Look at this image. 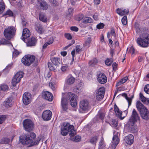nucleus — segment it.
<instances>
[{"instance_id": "obj_1", "label": "nucleus", "mask_w": 149, "mask_h": 149, "mask_svg": "<svg viewBox=\"0 0 149 149\" xmlns=\"http://www.w3.org/2000/svg\"><path fill=\"white\" fill-rule=\"evenodd\" d=\"M36 136L35 134L32 132L20 137V141L23 144L29 145V147L37 145L39 143L40 138H38L35 141L34 139Z\"/></svg>"}, {"instance_id": "obj_2", "label": "nucleus", "mask_w": 149, "mask_h": 149, "mask_svg": "<svg viewBox=\"0 0 149 149\" xmlns=\"http://www.w3.org/2000/svg\"><path fill=\"white\" fill-rule=\"evenodd\" d=\"M77 96L71 92L69 93L66 97H62L61 104L63 110L66 111L68 109V105L69 100L72 107H75L77 104Z\"/></svg>"}, {"instance_id": "obj_3", "label": "nucleus", "mask_w": 149, "mask_h": 149, "mask_svg": "<svg viewBox=\"0 0 149 149\" xmlns=\"http://www.w3.org/2000/svg\"><path fill=\"white\" fill-rule=\"evenodd\" d=\"M136 107L142 119L146 121L149 120V111L139 101L136 102Z\"/></svg>"}, {"instance_id": "obj_4", "label": "nucleus", "mask_w": 149, "mask_h": 149, "mask_svg": "<svg viewBox=\"0 0 149 149\" xmlns=\"http://www.w3.org/2000/svg\"><path fill=\"white\" fill-rule=\"evenodd\" d=\"M136 42L141 47H148L149 44V34L147 33H143L140 35L139 37L137 38Z\"/></svg>"}, {"instance_id": "obj_5", "label": "nucleus", "mask_w": 149, "mask_h": 149, "mask_svg": "<svg viewBox=\"0 0 149 149\" xmlns=\"http://www.w3.org/2000/svg\"><path fill=\"white\" fill-rule=\"evenodd\" d=\"M16 32V29L15 27L11 26L5 29L3 34L6 39L10 40L14 36Z\"/></svg>"}, {"instance_id": "obj_6", "label": "nucleus", "mask_w": 149, "mask_h": 149, "mask_svg": "<svg viewBox=\"0 0 149 149\" xmlns=\"http://www.w3.org/2000/svg\"><path fill=\"white\" fill-rule=\"evenodd\" d=\"M35 58L36 57L34 55H26L22 58V62L24 65L29 66L34 62Z\"/></svg>"}, {"instance_id": "obj_7", "label": "nucleus", "mask_w": 149, "mask_h": 149, "mask_svg": "<svg viewBox=\"0 0 149 149\" xmlns=\"http://www.w3.org/2000/svg\"><path fill=\"white\" fill-rule=\"evenodd\" d=\"M23 124L25 130L27 132L32 131L34 128V123L30 119H26L24 120Z\"/></svg>"}, {"instance_id": "obj_8", "label": "nucleus", "mask_w": 149, "mask_h": 149, "mask_svg": "<svg viewBox=\"0 0 149 149\" xmlns=\"http://www.w3.org/2000/svg\"><path fill=\"white\" fill-rule=\"evenodd\" d=\"M63 127L61 129V134L65 136L69 132L74 128V126L71 125L68 122H65L63 124Z\"/></svg>"}, {"instance_id": "obj_9", "label": "nucleus", "mask_w": 149, "mask_h": 149, "mask_svg": "<svg viewBox=\"0 0 149 149\" xmlns=\"http://www.w3.org/2000/svg\"><path fill=\"white\" fill-rule=\"evenodd\" d=\"M24 73L22 71L18 72L13 77L11 84L13 87L15 86L20 81L21 79L23 77Z\"/></svg>"}, {"instance_id": "obj_10", "label": "nucleus", "mask_w": 149, "mask_h": 149, "mask_svg": "<svg viewBox=\"0 0 149 149\" xmlns=\"http://www.w3.org/2000/svg\"><path fill=\"white\" fill-rule=\"evenodd\" d=\"M31 95L29 92H25L23 95L22 101L26 105H28L31 102Z\"/></svg>"}, {"instance_id": "obj_11", "label": "nucleus", "mask_w": 149, "mask_h": 149, "mask_svg": "<svg viewBox=\"0 0 149 149\" xmlns=\"http://www.w3.org/2000/svg\"><path fill=\"white\" fill-rule=\"evenodd\" d=\"M105 93V89L103 87H100L96 92V98L98 100H101L104 97Z\"/></svg>"}, {"instance_id": "obj_12", "label": "nucleus", "mask_w": 149, "mask_h": 149, "mask_svg": "<svg viewBox=\"0 0 149 149\" xmlns=\"http://www.w3.org/2000/svg\"><path fill=\"white\" fill-rule=\"evenodd\" d=\"M140 120V117L137 112L136 110L134 109H133L131 118L130 121L134 124L137 120Z\"/></svg>"}, {"instance_id": "obj_13", "label": "nucleus", "mask_w": 149, "mask_h": 149, "mask_svg": "<svg viewBox=\"0 0 149 149\" xmlns=\"http://www.w3.org/2000/svg\"><path fill=\"white\" fill-rule=\"evenodd\" d=\"M52 116V112L49 110L44 111L42 113V117L45 120H49L51 119Z\"/></svg>"}, {"instance_id": "obj_14", "label": "nucleus", "mask_w": 149, "mask_h": 149, "mask_svg": "<svg viewBox=\"0 0 149 149\" xmlns=\"http://www.w3.org/2000/svg\"><path fill=\"white\" fill-rule=\"evenodd\" d=\"M38 4L40 10H47L48 8L49 5L44 0H38Z\"/></svg>"}, {"instance_id": "obj_15", "label": "nucleus", "mask_w": 149, "mask_h": 149, "mask_svg": "<svg viewBox=\"0 0 149 149\" xmlns=\"http://www.w3.org/2000/svg\"><path fill=\"white\" fill-rule=\"evenodd\" d=\"M89 107V102L86 100H83L81 101L79 103L80 109L83 111H86L88 109Z\"/></svg>"}, {"instance_id": "obj_16", "label": "nucleus", "mask_w": 149, "mask_h": 149, "mask_svg": "<svg viewBox=\"0 0 149 149\" xmlns=\"http://www.w3.org/2000/svg\"><path fill=\"white\" fill-rule=\"evenodd\" d=\"M43 98L49 101H52L53 100V96L52 93L49 91L43 92L42 93Z\"/></svg>"}, {"instance_id": "obj_17", "label": "nucleus", "mask_w": 149, "mask_h": 149, "mask_svg": "<svg viewBox=\"0 0 149 149\" xmlns=\"http://www.w3.org/2000/svg\"><path fill=\"white\" fill-rule=\"evenodd\" d=\"M13 103V99L12 97H9L6 98L3 102V105L6 108L10 107Z\"/></svg>"}, {"instance_id": "obj_18", "label": "nucleus", "mask_w": 149, "mask_h": 149, "mask_svg": "<svg viewBox=\"0 0 149 149\" xmlns=\"http://www.w3.org/2000/svg\"><path fill=\"white\" fill-rule=\"evenodd\" d=\"M97 80L100 83L104 84L107 81V77L104 73H100L98 75Z\"/></svg>"}, {"instance_id": "obj_19", "label": "nucleus", "mask_w": 149, "mask_h": 149, "mask_svg": "<svg viewBox=\"0 0 149 149\" xmlns=\"http://www.w3.org/2000/svg\"><path fill=\"white\" fill-rule=\"evenodd\" d=\"M30 32L29 30L27 28L23 29L22 35V40L25 42V39L28 38L30 36Z\"/></svg>"}, {"instance_id": "obj_20", "label": "nucleus", "mask_w": 149, "mask_h": 149, "mask_svg": "<svg viewBox=\"0 0 149 149\" xmlns=\"http://www.w3.org/2000/svg\"><path fill=\"white\" fill-rule=\"evenodd\" d=\"M27 46L28 47L34 46L36 45L37 40L34 37H32L30 39H27L26 42H25Z\"/></svg>"}, {"instance_id": "obj_21", "label": "nucleus", "mask_w": 149, "mask_h": 149, "mask_svg": "<svg viewBox=\"0 0 149 149\" xmlns=\"http://www.w3.org/2000/svg\"><path fill=\"white\" fill-rule=\"evenodd\" d=\"M112 140L113 142L111 144V147L112 149H114L119 143V139L117 136L113 135Z\"/></svg>"}, {"instance_id": "obj_22", "label": "nucleus", "mask_w": 149, "mask_h": 149, "mask_svg": "<svg viewBox=\"0 0 149 149\" xmlns=\"http://www.w3.org/2000/svg\"><path fill=\"white\" fill-rule=\"evenodd\" d=\"M125 142L128 144L131 145L134 142V137L132 134H129L124 138Z\"/></svg>"}, {"instance_id": "obj_23", "label": "nucleus", "mask_w": 149, "mask_h": 149, "mask_svg": "<svg viewBox=\"0 0 149 149\" xmlns=\"http://www.w3.org/2000/svg\"><path fill=\"white\" fill-rule=\"evenodd\" d=\"M36 30L40 34H42L43 33V28L42 25L38 22H36L35 24Z\"/></svg>"}, {"instance_id": "obj_24", "label": "nucleus", "mask_w": 149, "mask_h": 149, "mask_svg": "<svg viewBox=\"0 0 149 149\" xmlns=\"http://www.w3.org/2000/svg\"><path fill=\"white\" fill-rule=\"evenodd\" d=\"M75 81V79L72 76L70 77H67L65 82L66 84L68 85H71L73 84Z\"/></svg>"}, {"instance_id": "obj_25", "label": "nucleus", "mask_w": 149, "mask_h": 149, "mask_svg": "<svg viewBox=\"0 0 149 149\" xmlns=\"http://www.w3.org/2000/svg\"><path fill=\"white\" fill-rule=\"evenodd\" d=\"M51 61L52 63L55 66H58L60 64L59 58L53 57L51 58Z\"/></svg>"}, {"instance_id": "obj_26", "label": "nucleus", "mask_w": 149, "mask_h": 149, "mask_svg": "<svg viewBox=\"0 0 149 149\" xmlns=\"http://www.w3.org/2000/svg\"><path fill=\"white\" fill-rule=\"evenodd\" d=\"M114 108L115 112L116 113V115L119 117H121L122 112L121 111H120L119 110L118 107L116 104H115L114 105Z\"/></svg>"}, {"instance_id": "obj_27", "label": "nucleus", "mask_w": 149, "mask_h": 149, "mask_svg": "<svg viewBox=\"0 0 149 149\" xmlns=\"http://www.w3.org/2000/svg\"><path fill=\"white\" fill-rule=\"evenodd\" d=\"M39 19L40 20L44 22L47 21V18L46 17L44 13H41L39 14Z\"/></svg>"}, {"instance_id": "obj_28", "label": "nucleus", "mask_w": 149, "mask_h": 149, "mask_svg": "<svg viewBox=\"0 0 149 149\" xmlns=\"http://www.w3.org/2000/svg\"><path fill=\"white\" fill-rule=\"evenodd\" d=\"M128 77H125L122 79H121L119 82H117L116 85V87H118L121 84H122L125 82L128 79Z\"/></svg>"}, {"instance_id": "obj_29", "label": "nucleus", "mask_w": 149, "mask_h": 149, "mask_svg": "<svg viewBox=\"0 0 149 149\" xmlns=\"http://www.w3.org/2000/svg\"><path fill=\"white\" fill-rule=\"evenodd\" d=\"M122 95L124 97H125L126 99L127 100L128 103V108L130 106L131 104L132 103V99L129 97H127V95L126 93H123L122 94Z\"/></svg>"}, {"instance_id": "obj_30", "label": "nucleus", "mask_w": 149, "mask_h": 149, "mask_svg": "<svg viewBox=\"0 0 149 149\" xmlns=\"http://www.w3.org/2000/svg\"><path fill=\"white\" fill-rule=\"evenodd\" d=\"M81 139V137L79 135H77L75 137H71L70 138L71 140L75 142L79 141H80Z\"/></svg>"}, {"instance_id": "obj_31", "label": "nucleus", "mask_w": 149, "mask_h": 149, "mask_svg": "<svg viewBox=\"0 0 149 149\" xmlns=\"http://www.w3.org/2000/svg\"><path fill=\"white\" fill-rule=\"evenodd\" d=\"M139 99L144 104H146L148 99L145 97L143 94L140 93L139 94Z\"/></svg>"}, {"instance_id": "obj_32", "label": "nucleus", "mask_w": 149, "mask_h": 149, "mask_svg": "<svg viewBox=\"0 0 149 149\" xmlns=\"http://www.w3.org/2000/svg\"><path fill=\"white\" fill-rule=\"evenodd\" d=\"M10 141V139L8 138H3L0 140V144H8L9 143Z\"/></svg>"}, {"instance_id": "obj_33", "label": "nucleus", "mask_w": 149, "mask_h": 149, "mask_svg": "<svg viewBox=\"0 0 149 149\" xmlns=\"http://www.w3.org/2000/svg\"><path fill=\"white\" fill-rule=\"evenodd\" d=\"M69 69L70 67L67 65H63L61 67V70L63 72H67Z\"/></svg>"}, {"instance_id": "obj_34", "label": "nucleus", "mask_w": 149, "mask_h": 149, "mask_svg": "<svg viewBox=\"0 0 149 149\" xmlns=\"http://www.w3.org/2000/svg\"><path fill=\"white\" fill-rule=\"evenodd\" d=\"M93 22V20L91 17H86L84 18L83 23L87 24L88 23H91Z\"/></svg>"}, {"instance_id": "obj_35", "label": "nucleus", "mask_w": 149, "mask_h": 149, "mask_svg": "<svg viewBox=\"0 0 149 149\" xmlns=\"http://www.w3.org/2000/svg\"><path fill=\"white\" fill-rule=\"evenodd\" d=\"M105 145L104 143V139L103 137H102L101 138V139L99 142V149L100 148L102 149L104 147H105Z\"/></svg>"}, {"instance_id": "obj_36", "label": "nucleus", "mask_w": 149, "mask_h": 149, "mask_svg": "<svg viewBox=\"0 0 149 149\" xmlns=\"http://www.w3.org/2000/svg\"><path fill=\"white\" fill-rule=\"evenodd\" d=\"M5 7V5L3 2H0V14L3 11Z\"/></svg>"}, {"instance_id": "obj_37", "label": "nucleus", "mask_w": 149, "mask_h": 149, "mask_svg": "<svg viewBox=\"0 0 149 149\" xmlns=\"http://www.w3.org/2000/svg\"><path fill=\"white\" fill-rule=\"evenodd\" d=\"M12 66V64H8L6 68L3 70V72L5 73H8L10 69L11 68Z\"/></svg>"}, {"instance_id": "obj_38", "label": "nucleus", "mask_w": 149, "mask_h": 149, "mask_svg": "<svg viewBox=\"0 0 149 149\" xmlns=\"http://www.w3.org/2000/svg\"><path fill=\"white\" fill-rule=\"evenodd\" d=\"M48 66L49 70L51 71H55L56 68L50 62L48 63Z\"/></svg>"}, {"instance_id": "obj_39", "label": "nucleus", "mask_w": 149, "mask_h": 149, "mask_svg": "<svg viewBox=\"0 0 149 149\" xmlns=\"http://www.w3.org/2000/svg\"><path fill=\"white\" fill-rule=\"evenodd\" d=\"M97 62V60L96 58H94L92 60H91L89 63L90 65L93 66Z\"/></svg>"}, {"instance_id": "obj_40", "label": "nucleus", "mask_w": 149, "mask_h": 149, "mask_svg": "<svg viewBox=\"0 0 149 149\" xmlns=\"http://www.w3.org/2000/svg\"><path fill=\"white\" fill-rule=\"evenodd\" d=\"M68 133H69V134L71 137H73L76 134V132L74 129H72L71 130H70Z\"/></svg>"}, {"instance_id": "obj_41", "label": "nucleus", "mask_w": 149, "mask_h": 149, "mask_svg": "<svg viewBox=\"0 0 149 149\" xmlns=\"http://www.w3.org/2000/svg\"><path fill=\"white\" fill-rule=\"evenodd\" d=\"M121 22L123 25H126L127 23V17L126 16L123 17L121 19Z\"/></svg>"}, {"instance_id": "obj_42", "label": "nucleus", "mask_w": 149, "mask_h": 149, "mask_svg": "<svg viewBox=\"0 0 149 149\" xmlns=\"http://www.w3.org/2000/svg\"><path fill=\"white\" fill-rule=\"evenodd\" d=\"M97 136L92 137L90 140V142L92 144H95L97 141Z\"/></svg>"}, {"instance_id": "obj_43", "label": "nucleus", "mask_w": 149, "mask_h": 149, "mask_svg": "<svg viewBox=\"0 0 149 149\" xmlns=\"http://www.w3.org/2000/svg\"><path fill=\"white\" fill-rule=\"evenodd\" d=\"M13 12L10 9H9L6 11L4 15H8L10 17H12L13 16Z\"/></svg>"}, {"instance_id": "obj_44", "label": "nucleus", "mask_w": 149, "mask_h": 149, "mask_svg": "<svg viewBox=\"0 0 149 149\" xmlns=\"http://www.w3.org/2000/svg\"><path fill=\"white\" fill-rule=\"evenodd\" d=\"M49 1L50 3L52 4L54 6H57L59 4L58 3L56 0H49Z\"/></svg>"}, {"instance_id": "obj_45", "label": "nucleus", "mask_w": 149, "mask_h": 149, "mask_svg": "<svg viewBox=\"0 0 149 149\" xmlns=\"http://www.w3.org/2000/svg\"><path fill=\"white\" fill-rule=\"evenodd\" d=\"M8 88V86L7 85H1L0 87V88L2 91H6L7 90Z\"/></svg>"}, {"instance_id": "obj_46", "label": "nucleus", "mask_w": 149, "mask_h": 149, "mask_svg": "<svg viewBox=\"0 0 149 149\" xmlns=\"http://www.w3.org/2000/svg\"><path fill=\"white\" fill-rule=\"evenodd\" d=\"M105 115L104 113H100L97 115V117L100 119L103 120L104 118Z\"/></svg>"}, {"instance_id": "obj_47", "label": "nucleus", "mask_w": 149, "mask_h": 149, "mask_svg": "<svg viewBox=\"0 0 149 149\" xmlns=\"http://www.w3.org/2000/svg\"><path fill=\"white\" fill-rule=\"evenodd\" d=\"M135 27L136 28V31L137 33H140L141 30L138 26V23L137 22L135 23Z\"/></svg>"}, {"instance_id": "obj_48", "label": "nucleus", "mask_w": 149, "mask_h": 149, "mask_svg": "<svg viewBox=\"0 0 149 149\" xmlns=\"http://www.w3.org/2000/svg\"><path fill=\"white\" fill-rule=\"evenodd\" d=\"M144 89L145 93L149 94V84L146 85Z\"/></svg>"}, {"instance_id": "obj_49", "label": "nucleus", "mask_w": 149, "mask_h": 149, "mask_svg": "<svg viewBox=\"0 0 149 149\" xmlns=\"http://www.w3.org/2000/svg\"><path fill=\"white\" fill-rule=\"evenodd\" d=\"M104 26V25L103 23H100L97 25L96 27L98 29H103Z\"/></svg>"}, {"instance_id": "obj_50", "label": "nucleus", "mask_w": 149, "mask_h": 149, "mask_svg": "<svg viewBox=\"0 0 149 149\" xmlns=\"http://www.w3.org/2000/svg\"><path fill=\"white\" fill-rule=\"evenodd\" d=\"M8 41L5 38H2L0 40L1 44L5 45L8 43Z\"/></svg>"}, {"instance_id": "obj_51", "label": "nucleus", "mask_w": 149, "mask_h": 149, "mask_svg": "<svg viewBox=\"0 0 149 149\" xmlns=\"http://www.w3.org/2000/svg\"><path fill=\"white\" fill-rule=\"evenodd\" d=\"M6 118L5 115H2L0 116V124H1L4 121Z\"/></svg>"}, {"instance_id": "obj_52", "label": "nucleus", "mask_w": 149, "mask_h": 149, "mask_svg": "<svg viewBox=\"0 0 149 149\" xmlns=\"http://www.w3.org/2000/svg\"><path fill=\"white\" fill-rule=\"evenodd\" d=\"M112 61L110 59L107 58L105 61V64L108 66L110 65Z\"/></svg>"}, {"instance_id": "obj_53", "label": "nucleus", "mask_w": 149, "mask_h": 149, "mask_svg": "<svg viewBox=\"0 0 149 149\" xmlns=\"http://www.w3.org/2000/svg\"><path fill=\"white\" fill-rule=\"evenodd\" d=\"M64 36L66 38L69 40H71L72 38V36L70 33H65Z\"/></svg>"}, {"instance_id": "obj_54", "label": "nucleus", "mask_w": 149, "mask_h": 149, "mask_svg": "<svg viewBox=\"0 0 149 149\" xmlns=\"http://www.w3.org/2000/svg\"><path fill=\"white\" fill-rule=\"evenodd\" d=\"M19 54V52L17 50H15L13 53V57H16Z\"/></svg>"}, {"instance_id": "obj_55", "label": "nucleus", "mask_w": 149, "mask_h": 149, "mask_svg": "<svg viewBox=\"0 0 149 149\" xmlns=\"http://www.w3.org/2000/svg\"><path fill=\"white\" fill-rule=\"evenodd\" d=\"M129 52L131 53L132 55H133L134 54L135 49L133 46H131L130 48Z\"/></svg>"}, {"instance_id": "obj_56", "label": "nucleus", "mask_w": 149, "mask_h": 149, "mask_svg": "<svg viewBox=\"0 0 149 149\" xmlns=\"http://www.w3.org/2000/svg\"><path fill=\"white\" fill-rule=\"evenodd\" d=\"M91 40L90 38H88L85 42V46H88L91 43Z\"/></svg>"}, {"instance_id": "obj_57", "label": "nucleus", "mask_w": 149, "mask_h": 149, "mask_svg": "<svg viewBox=\"0 0 149 149\" xmlns=\"http://www.w3.org/2000/svg\"><path fill=\"white\" fill-rule=\"evenodd\" d=\"M122 16L123 15H125L127 14L129 12V10L128 9L126 10H122Z\"/></svg>"}, {"instance_id": "obj_58", "label": "nucleus", "mask_w": 149, "mask_h": 149, "mask_svg": "<svg viewBox=\"0 0 149 149\" xmlns=\"http://www.w3.org/2000/svg\"><path fill=\"white\" fill-rule=\"evenodd\" d=\"M132 125H130L129 127V129L132 132H134L135 130V127L134 124L132 123Z\"/></svg>"}, {"instance_id": "obj_59", "label": "nucleus", "mask_w": 149, "mask_h": 149, "mask_svg": "<svg viewBox=\"0 0 149 149\" xmlns=\"http://www.w3.org/2000/svg\"><path fill=\"white\" fill-rule=\"evenodd\" d=\"M54 38L53 37H50L49 39V40L47 42L48 43V44L50 45L53 43L54 41Z\"/></svg>"}, {"instance_id": "obj_60", "label": "nucleus", "mask_w": 149, "mask_h": 149, "mask_svg": "<svg viewBox=\"0 0 149 149\" xmlns=\"http://www.w3.org/2000/svg\"><path fill=\"white\" fill-rule=\"evenodd\" d=\"M71 30L75 32H77L78 31V28L76 26H72L70 27Z\"/></svg>"}, {"instance_id": "obj_61", "label": "nucleus", "mask_w": 149, "mask_h": 149, "mask_svg": "<svg viewBox=\"0 0 149 149\" xmlns=\"http://www.w3.org/2000/svg\"><path fill=\"white\" fill-rule=\"evenodd\" d=\"M84 17V15L83 14H79L77 17V20L79 21L81 20Z\"/></svg>"}, {"instance_id": "obj_62", "label": "nucleus", "mask_w": 149, "mask_h": 149, "mask_svg": "<svg viewBox=\"0 0 149 149\" xmlns=\"http://www.w3.org/2000/svg\"><path fill=\"white\" fill-rule=\"evenodd\" d=\"M113 135H116L118 137L120 135V133L119 131H117V130H115L113 131Z\"/></svg>"}, {"instance_id": "obj_63", "label": "nucleus", "mask_w": 149, "mask_h": 149, "mask_svg": "<svg viewBox=\"0 0 149 149\" xmlns=\"http://www.w3.org/2000/svg\"><path fill=\"white\" fill-rule=\"evenodd\" d=\"M73 13V9L72 8H69L68 9V14L69 15L72 14Z\"/></svg>"}, {"instance_id": "obj_64", "label": "nucleus", "mask_w": 149, "mask_h": 149, "mask_svg": "<svg viewBox=\"0 0 149 149\" xmlns=\"http://www.w3.org/2000/svg\"><path fill=\"white\" fill-rule=\"evenodd\" d=\"M49 87L53 90H55V88L54 87V84L52 82L50 83L49 84Z\"/></svg>"}]
</instances>
